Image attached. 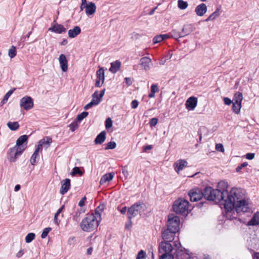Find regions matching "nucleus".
I'll use <instances>...</instances> for the list:
<instances>
[{"label": "nucleus", "mask_w": 259, "mask_h": 259, "mask_svg": "<svg viewBox=\"0 0 259 259\" xmlns=\"http://www.w3.org/2000/svg\"><path fill=\"white\" fill-rule=\"evenodd\" d=\"M114 176V174L113 172L108 173L103 175L101 178L100 184L102 185L104 183H106L107 182H109L112 180Z\"/></svg>", "instance_id": "nucleus-25"}, {"label": "nucleus", "mask_w": 259, "mask_h": 259, "mask_svg": "<svg viewBox=\"0 0 259 259\" xmlns=\"http://www.w3.org/2000/svg\"><path fill=\"white\" fill-rule=\"evenodd\" d=\"M41 140H44V145L46 146V148H48L50 146V144L52 142V138L50 137H46L45 138L42 139Z\"/></svg>", "instance_id": "nucleus-48"}, {"label": "nucleus", "mask_w": 259, "mask_h": 259, "mask_svg": "<svg viewBox=\"0 0 259 259\" xmlns=\"http://www.w3.org/2000/svg\"><path fill=\"white\" fill-rule=\"evenodd\" d=\"M71 186L70 180L69 179H65L61 181V187L60 189V193L64 195L67 192Z\"/></svg>", "instance_id": "nucleus-15"}, {"label": "nucleus", "mask_w": 259, "mask_h": 259, "mask_svg": "<svg viewBox=\"0 0 259 259\" xmlns=\"http://www.w3.org/2000/svg\"><path fill=\"white\" fill-rule=\"evenodd\" d=\"M23 152L21 148L19 149L15 146L9 149L7 153V158L10 162H14Z\"/></svg>", "instance_id": "nucleus-7"}, {"label": "nucleus", "mask_w": 259, "mask_h": 259, "mask_svg": "<svg viewBox=\"0 0 259 259\" xmlns=\"http://www.w3.org/2000/svg\"><path fill=\"white\" fill-rule=\"evenodd\" d=\"M254 153H248L246 154V158L249 160H251L254 158Z\"/></svg>", "instance_id": "nucleus-60"}, {"label": "nucleus", "mask_w": 259, "mask_h": 259, "mask_svg": "<svg viewBox=\"0 0 259 259\" xmlns=\"http://www.w3.org/2000/svg\"><path fill=\"white\" fill-rule=\"evenodd\" d=\"M49 30L60 34L63 32H65L66 29L62 25L59 24L54 21L52 27L50 28Z\"/></svg>", "instance_id": "nucleus-14"}, {"label": "nucleus", "mask_w": 259, "mask_h": 259, "mask_svg": "<svg viewBox=\"0 0 259 259\" xmlns=\"http://www.w3.org/2000/svg\"><path fill=\"white\" fill-rule=\"evenodd\" d=\"M215 149L220 152H223L224 151V148L222 144H217L215 145Z\"/></svg>", "instance_id": "nucleus-55"}, {"label": "nucleus", "mask_w": 259, "mask_h": 259, "mask_svg": "<svg viewBox=\"0 0 259 259\" xmlns=\"http://www.w3.org/2000/svg\"><path fill=\"white\" fill-rule=\"evenodd\" d=\"M39 157V153H38L36 151H34L33 154L32 155V156L30 158V161L31 164L32 165H34L37 161L36 159H38Z\"/></svg>", "instance_id": "nucleus-37"}, {"label": "nucleus", "mask_w": 259, "mask_h": 259, "mask_svg": "<svg viewBox=\"0 0 259 259\" xmlns=\"http://www.w3.org/2000/svg\"><path fill=\"white\" fill-rule=\"evenodd\" d=\"M197 104V98L194 97L189 98L185 103L186 108L189 110H193Z\"/></svg>", "instance_id": "nucleus-13"}, {"label": "nucleus", "mask_w": 259, "mask_h": 259, "mask_svg": "<svg viewBox=\"0 0 259 259\" xmlns=\"http://www.w3.org/2000/svg\"><path fill=\"white\" fill-rule=\"evenodd\" d=\"M33 100L29 96H25L21 99L20 101V106L21 108L26 111L30 110L33 107Z\"/></svg>", "instance_id": "nucleus-8"}, {"label": "nucleus", "mask_w": 259, "mask_h": 259, "mask_svg": "<svg viewBox=\"0 0 259 259\" xmlns=\"http://www.w3.org/2000/svg\"><path fill=\"white\" fill-rule=\"evenodd\" d=\"M81 32V29L79 26H75L73 29L68 30V36L70 38H74Z\"/></svg>", "instance_id": "nucleus-23"}, {"label": "nucleus", "mask_w": 259, "mask_h": 259, "mask_svg": "<svg viewBox=\"0 0 259 259\" xmlns=\"http://www.w3.org/2000/svg\"><path fill=\"white\" fill-rule=\"evenodd\" d=\"M259 225V212L255 213L252 218L247 223V226H256Z\"/></svg>", "instance_id": "nucleus-26"}, {"label": "nucleus", "mask_w": 259, "mask_h": 259, "mask_svg": "<svg viewBox=\"0 0 259 259\" xmlns=\"http://www.w3.org/2000/svg\"><path fill=\"white\" fill-rule=\"evenodd\" d=\"M180 220L179 217L174 214H169L168 216L167 227L168 229L177 232L179 229Z\"/></svg>", "instance_id": "nucleus-6"}, {"label": "nucleus", "mask_w": 259, "mask_h": 259, "mask_svg": "<svg viewBox=\"0 0 259 259\" xmlns=\"http://www.w3.org/2000/svg\"><path fill=\"white\" fill-rule=\"evenodd\" d=\"M207 11V7L204 3L198 5L195 10L196 14L199 16H203Z\"/></svg>", "instance_id": "nucleus-20"}, {"label": "nucleus", "mask_w": 259, "mask_h": 259, "mask_svg": "<svg viewBox=\"0 0 259 259\" xmlns=\"http://www.w3.org/2000/svg\"><path fill=\"white\" fill-rule=\"evenodd\" d=\"M116 147V144L114 141H111L107 143V146L105 148L106 150L108 149H113L115 148Z\"/></svg>", "instance_id": "nucleus-50"}, {"label": "nucleus", "mask_w": 259, "mask_h": 259, "mask_svg": "<svg viewBox=\"0 0 259 259\" xmlns=\"http://www.w3.org/2000/svg\"><path fill=\"white\" fill-rule=\"evenodd\" d=\"M106 131H104L101 132L95 139L96 144H102L106 139Z\"/></svg>", "instance_id": "nucleus-24"}, {"label": "nucleus", "mask_w": 259, "mask_h": 259, "mask_svg": "<svg viewBox=\"0 0 259 259\" xmlns=\"http://www.w3.org/2000/svg\"><path fill=\"white\" fill-rule=\"evenodd\" d=\"M97 78L102 79V83L104 82L105 79L104 70L103 68H100L96 72Z\"/></svg>", "instance_id": "nucleus-31"}, {"label": "nucleus", "mask_w": 259, "mask_h": 259, "mask_svg": "<svg viewBox=\"0 0 259 259\" xmlns=\"http://www.w3.org/2000/svg\"><path fill=\"white\" fill-rule=\"evenodd\" d=\"M99 104V101H95L94 100H92L91 101L87 104L84 107V109L85 110H88L91 107H92L93 106H96Z\"/></svg>", "instance_id": "nucleus-40"}, {"label": "nucleus", "mask_w": 259, "mask_h": 259, "mask_svg": "<svg viewBox=\"0 0 259 259\" xmlns=\"http://www.w3.org/2000/svg\"><path fill=\"white\" fill-rule=\"evenodd\" d=\"M77 174L79 175V176H81L83 174V172L81 171L79 167H74L72 169L71 175L72 176H75Z\"/></svg>", "instance_id": "nucleus-45"}, {"label": "nucleus", "mask_w": 259, "mask_h": 259, "mask_svg": "<svg viewBox=\"0 0 259 259\" xmlns=\"http://www.w3.org/2000/svg\"><path fill=\"white\" fill-rule=\"evenodd\" d=\"M157 119L156 118H153L150 121V125L151 126H154L156 125L157 123Z\"/></svg>", "instance_id": "nucleus-58"}, {"label": "nucleus", "mask_w": 259, "mask_h": 259, "mask_svg": "<svg viewBox=\"0 0 259 259\" xmlns=\"http://www.w3.org/2000/svg\"><path fill=\"white\" fill-rule=\"evenodd\" d=\"M159 259H174V255L171 253L162 254L161 255H159Z\"/></svg>", "instance_id": "nucleus-47"}, {"label": "nucleus", "mask_w": 259, "mask_h": 259, "mask_svg": "<svg viewBox=\"0 0 259 259\" xmlns=\"http://www.w3.org/2000/svg\"><path fill=\"white\" fill-rule=\"evenodd\" d=\"M146 205L142 202H137L128 208L127 210V218L129 220L136 217L138 214H141L142 211L145 210Z\"/></svg>", "instance_id": "nucleus-5"}, {"label": "nucleus", "mask_w": 259, "mask_h": 259, "mask_svg": "<svg viewBox=\"0 0 259 259\" xmlns=\"http://www.w3.org/2000/svg\"><path fill=\"white\" fill-rule=\"evenodd\" d=\"M112 126V121L110 118H108L105 121V127L107 129Z\"/></svg>", "instance_id": "nucleus-54"}, {"label": "nucleus", "mask_w": 259, "mask_h": 259, "mask_svg": "<svg viewBox=\"0 0 259 259\" xmlns=\"http://www.w3.org/2000/svg\"><path fill=\"white\" fill-rule=\"evenodd\" d=\"M158 91V88L156 84H153L151 87V92L148 95V97L150 98H152L154 97L155 93Z\"/></svg>", "instance_id": "nucleus-33"}, {"label": "nucleus", "mask_w": 259, "mask_h": 259, "mask_svg": "<svg viewBox=\"0 0 259 259\" xmlns=\"http://www.w3.org/2000/svg\"><path fill=\"white\" fill-rule=\"evenodd\" d=\"M124 80L128 86L131 85L132 84V80L130 77H125Z\"/></svg>", "instance_id": "nucleus-62"}, {"label": "nucleus", "mask_w": 259, "mask_h": 259, "mask_svg": "<svg viewBox=\"0 0 259 259\" xmlns=\"http://www.w3.org/2000/svg\"><path fill=\"white\" fill-rule=\"evenodd\" d=\"M59 62L60 67L63 72L68 70V61L65 55L61 54L59 57Z\"/></svg>", "instance_id": "nucleus-17"}, {"label": "nucleus", "mask_w": 259, "mask_h": 259, "mask_svg": "<svg viewBox=\"0 0 259 259\" xmlns=\"http://www.w3.org/2000/svg\"><path fill=\"white\" fill-rule=\"evenodd\" d=\"M220 9L217 8L206 20L205 21L213 20L220 15Z\"/></svg>", "instance_id": "nucleus-30"}, {"label": "nucleus", "mask_w": 259, "mask_h": 259, "mask_svg": "<svg viewBox=\"0 0 259 259\" xmlns=\"http://www.w3.org/2000/svg\"><path fill=\"white\" fill-rule=\"evenodd\" d=\"M139 105V102L137 100H133L131 103V106L133 109H136L137 108Z\"/></svg>", "instance_id": "nucleus-59"}, {"label": "nucleus", "mask_w": 259, "mask_h": 259, "mask_svg": "<svg viewBox=\"0 0 259 259\" xmlns=\"http://www.w3.org/2000/svg\"><path fill=\"white\" fill-rule=\"evenodd\" d=\"M193 31V26L192 24H186L184 25L181 34L183 37L187 36L190 34Z\"/></svg>", "instance_id": "nucleus-21"}, {"label": "nucleus", "mask_w": 259, "mask_h": 259, "mask_svg": "<svg viewBox=\"0 0 259 259\" xmlns=\"http://www.w3.org/2000/svg\"><path fill=\"white\" fill-rule=\"evenodd\" d=\"M9 56L11 58H13L16 56V51L15 47L12 46L9 50Z\"/></svg>", "instance_id": "nucleus-46"}, {"label": "nucleus", "mask_w": 259, "mask_h": 259, "mask_svg": "<svg viewBox=\"0 0 259 259\" xmlns=\"http://www.w3.org/2000/svg\"><path fill=\"white\" fill-rule=\"evenodd\" d=\"M51 230V228H50V227H48V228H46L45 229H44L42 233H41V237L42 238H46V237L47 236L48 233H49V232Z\"/></svg>", "instance_id": "nucleus-52"}, {"label": "nucleus", "mask_w": 259, "mask_h": 259, "mask_svg": "<svg viewBox=\"0 0 259 259\" xmlns=\"http://www.w3.org/2000/svg\"><path fill=\"white\" fill-rule=\"evenodd\" d=\"M151 62V60L149 57H144L140 59V65L146 71L150 69Z\"/></svg>", "instance_id": "nucleus-19"}, {"label": "nucleus", "mask_w": 259, "mask_h": 259, "mask_svg": "<svg viewBox=\"0 0 259 259\" xmlns=\"http://www.w3.org/2000/svg\"><path fill=\"white\" fill-rule=\"evenodd\" d=\"M132 223L131 220H129V221L125 224V229H130V228L132 226Z\"/></svg>", "instance_id": "nucleus-63"}, {"label": "nucleus", "mask_w": 259, "mask_h": 259, "mask_svg": "<svg viewBox=\"0 0 259 259\" xmlns=\"http://www.w3.org/2000/svg\"><path fill=\"white\" fill-rule=\"evenodd\" d=\"M247 165H248V163L246 162L242 163V164H241L240 165H239V166L237 167V168L236 169V171L237 172L240 171L241 169L243 167H244L246 166Z\"/></svg>", "instance_id": "nucleus-56"}, {"label": "nucleus", "mask_w": 259, "mask_h": 259, "mask_svg": "<svg viewBox=\"0 0 259 259\" xmlns=\"http://www.w3.org/2000/svg\"><path fill=\"white\" fill-rule=\"evenodd\" d=\"M78 122L76 120L72 122L71 124H69V126L70 127V130L72 132H74L75 131L79 126V124L78 123Z\"/></svg>", "instance_id": "nucleus-44"}, {"label": "nucleus", "mask_w": 259, "mask_h": 259, "mask_svg": "<svg viewBox=\"0 0 259 259\" xmlns=\"http://www.w3.org/2000/svg\"><path fill=\"white\" fill-rule=\"evenodd\" d=\"M102 79H96V82H95V86L96 87H101L102 85Z\"/></svg>", "instance_id": "nucleus-61"}, {"label": "nucleus", "mask_w": 259, "mask_h": 259, "mask_svg": "<svg viewBox=\"0 0 259 259\" xmlns=\"http://www.w3.org/2000/svg\"><path fill=\"white\" fill-rule=\"evenodd\" d=\"M188 195L191 201L196 202L203 197V192L199 189H194L189 191Z\"/></svg>", "instance_id": "nucleus-10"}, {"label": "nucleus", "mask_w": 259, "mask_h": 259, "mask_svg": "<svg viewBox=\"0 0 259 259\" xmlns=\"http://www.w3.org/2000/svg\"><path fill=\"white\" fill-rule=\"evenodd\" d=\"M99 104V101H95L94 100H92L91 101L87 104L84 107V109L85 110H88L91 107H92L93 106H96Z\"/></svg>", "instance_id": "nucleus-41"}, {"label": "nucleus", "mask_w": 259, "mask_h": 259, "mask_svg": "<svg viewBox=\"0 0 259 259\" xmlns=\"http://www.w3.org/2000/svg\"><path fill=\"white\" fill-rule=\"evenodd\" d=\"M101 220L93 213L88 215L80 224V228L85 232H91L97 229Z\"/></svg>", "instance_id": "nucleus-2"}, {"label": "nucleus", "mask_w": 259, "mask_h": 259, "mask_svg": "<svg viewBox=\"0 0 259 259\" xmlns=\"http://www.w3.org/2000/svg\"><path fill=\"white\" fill-rule=\"evenodd\" d=\"M177 232L172 231L170 230L166 229L164 230L162 233V237L163 241L169 243L171 242L175 238V234Z\"/></svg>", "instance_id": "nucleus-11"}, {"label": "nucleus", "mask_w": 259, "mask_h": 259, "mask_svg": "<svg viewBox=\"0 0 259 259\" xmlns=\"http://www.w3.org/2000/svg\"><path fill=\"white\" fill-rule=\"evenodd\" d=\"M35 235L33 233H28L25 237V242L26 243L31 242L35 238Z\"/></svg>", "instance_id": "nucleus-43"}, {"label": "nucleus", "mask_w": 259, "mask_h": 259, "mask_svg": "<svg viewBox=\"0 0 259 259\" xmlns=\"http://www.w3.org/2000/svg\"><path fill=\"white\" fill-rule=\"evenodd\" d=\"M188 162L183 159H180L177 161L174 165L175 171L179 173L184 167L187 166Z\"/></svg>", "instance_id": "nucleus-16"}, {"label": "nucleus", "mask_w": 259, "mask_h": 259, "mask_svg": "<svg viewBox=\"0 0 259 259\" xmlns=\"http://www.w3.org/2000/svg\"><path fill=\"white\" fill-rule=\"evenodd\" d=\"M241 108V104L236 103L233 102L232 110L235 113H236V114L239 113L240 111Z\"/></svg>", "instance_id": "nucleus-36"}, {"label": "nucleus", "mask_w": 259, "mask_h": 259, "mask_svg": "<svg viewBox=\"0 0 259 259\" xmlns=\"http://www.w3.org/2000/svg\"><path fill=\"white\" fill-rule=\"evenodd\" d=\"M16 90L15 88H14L13 90H10L7 94L5 95L3 99L1 101V104L2 105L5 104L8 101L9 97L11 96V95L13 93L14 91Z\"/></svg>", "instance_id": "nucleus-35"}, {"label": "nucleus", "mask_w": 259, "mask_h": 259, "mask_svg": "<svg viewBox=\"0 0 259 259\" xmlns=\"http://www.w3.org/2000/svg\"><path fill=\"white\" fill-rule=\"evenodd\" d=\"M170 37L175 38L176 40L178 39L179 38L183 37L181 32H180L175 29L172 30L170 32Z\"/></svg>", "instance_id": "nucleus-34"}, {"label": "nucleus", "mask_w": 259, "mask_h": 259, "mask_svg": "<svg viewBox=\"0 0 259 259\" xmlns=\"http://www.w3.org/2000/svg\"><path fill=\"white\" fill-rule=\"evenodd\" d=\"M178 5L179 8L180 9L185 10L188 7V4L187 2L184 1L183 0H178Z\"/></svg>", "instance_id": "nucleus-38"}, {"label": "nucleus", "mask_w": 259, "mask_h": 259, "mask_svg": "<svg viewBox=\"0 0 259 259\" xmlns=\"http://www.w3.org/2000/svg\"><path fill=\"white\" fill-rule=\"evenodd\" d=\"M64 205H62L57 211V212L55 213V217H54V222L55 224L58 225L59 224V223L58 222V221H57V217L58 216V215L62 212V211L63 210V209H64Z\"/></svg>", "instance_id": "nucleus-49"}, {"label": "nucleus", "mask_w": 259, "mask_h": 259, "mask_svg": "<svg viewBox=\"0 0 259 259\" xmlns=\"http://www.w3.org/2000/svg\"><path fill=\"white\" fill-rule=\"evenodd\" d=\"M203 197L205 199L210 201H215L216 202H225L223 198V193H221L219 190L213 189L210 187H206L203 190Z\"/></svg>", "instance_id": "nucleus-3"}, {"label": "nucleus", "mask_w": 259, "mask_h": 259, "mask_svg": "<svg viewBox=\"0 0 259 259\" xmlns=\"http://www.w3.org/2000/svg\"><path fill=\"white\" fill-rule=\"evenodd\" d=\"M96 6L95 3L90 2L85 5V12L87 16L93 15L96 11Z\"/></svg>", "instance_id": "nucleus-18"}, {"label": "nucleus", "mask_w": 259, "mask_h": 259, "mask_svg": "<svg viewBox=\"0 0 259 259\" xmlns=\"http://www.w3.org/2000/svg\"><path fill=\"white\" fill-rule=\"evenodd\" d=\"M44 145V140H40L37 145L35 146V149L34 151L39 153L42 151V146Z\"/></svg>", "instance_id": "nucleus-42"}, {"label": "nucleus", "mask_w": 259, "mask_h": 259, "mask_svg": "<svg viewBox=\"0 0 259 259\" xmlns=\"http://www.w3.org/2000/svg\"><path fill=\"white\" fill-rule=\"evenodd\" d=\"M146 258V252L143 250H140L136 257V259H145Z\"/></svg>", "instance_id": "nucleus-51"}, {"label": "nucleus", "mask_w": 259, "mask_h": 259, "mask_svg": "<svg viewBox=\"0 0 259 259\" xmlns=\"http://www.w3.org/2000/svg\"><path fill=\"white\" fill-rule=\"evenodd\" d=\"M105 206L104 204H100L97 208L95 210L94 213H93L94 215L98 219L101 221V214L104 209Z\"/></svg>", "instance_id": "nucleus-28"}, {"label": "nucleus", "mask_w": 259, "mask_h": 259, "mask_svg": "<svg viewBox=\"0 0 259 259\" xmlns=\"http://www.w3.org/2000/svg\"><path fill=\"white\" fill-rule=\"evenodd\" d=\"M189 202L182 198L176 200L173 204L172 208L177 214L185 215L188 213Z\"/></svg>", "instance_id": "nucleus-4"}, {"label": "nucleus", "mask_w": 259, "mask_h": 259, "mask_svg": "<svg viewBox=\"0 0 259 259\" xmlns=\"http://www.w3.org/2000/svg\"><path fill=\"white\" fill-rule=\"evenodd\" d=\"M94 100L95 101H99V103L101 102L100 98L99 97V93L98 91H95L94 93L92 95V99Z\"/></svg>", "instance_id": "nucleus-53"}, {"label": "nucleus", "mask_w": 259, "mask_h": 259, "mask_svg": "<svg viewBox=\"0 0 259 259\" xmlns=\"http://www.w3.org/2000/svg\"><path fill=\"white\" fill-rule=\"evenodd\" d=\"M7 126L12 131H16L19 127V124L18 122H8Z\"/></svg>", "instance_id": "nucleus-32"}, {"label": "nucleus", "mask_w": 259, "mask_h": 259, "mask_svg": "<svg viewBox=\"0 0 259 259\" xmlns=\"http://www.w3.org/2000/svg\"><path fill=\"white\" fill-rule=\"evenodd\" d=\"M172 249V246L170 243L166 242L165 241H162L159 245V255L171 253Z\"/></svg>", "instance_id": "nucleus-9"}, {"label": "nucleus", "mask_w": 259, "mask_h": 259, "mask_svg": "<svg viewBox=\"0 0 259 259\" xmlns=\"http://www.w3.org/2000/svg\"><path fill=\"white\" fill-rule=\"evenodd\" d=\"M118 210L120 211V212H121V214H125V213L127 211V208L126 206H124V207H122L121 209H119L118 208Z\"/></svg>", "instance_id": "nucleus-64"}, {"label": "nucleus", "mask_w": 259, "mask_h": 259, "mask_svg": "<svg viewBox=\"0 0 259 259\" xmlns=\"http://www.w3.org/2000/svg\"><path fill=\"white\" fill-rule=\"evenodd\" d=\"M28 140V136L27 135L21 136L17 140L15 146L24 151L27 147L26 144Z\"/></svg>", "instance_id": "nucleus-12"}, {"label": "nucleus", "mask_w": 259, "mask_h": 259, "mask_svg": "<svg viewBox=\"0 0 259 259\" xmlns=\"http://www.w3.org/2000/svg\"><path fill=\"white\" fill-rule=\"evenodd\" d=\"M121 65V62L118 60L112 62L111 63V67L109 68V71L113 73H115L119 70Z\"/></svg>", "instance_id": "nucleus-22"}, {"label": "nucleus", "mask_w": 259, "mask_h": 259, "mask_svg": "<svg viewBox=\"0 0 259 259\" xmlns=\"http://www.w3.org/2000/svg\"><path fill=\"white\" fill-rule=\"evenodd\" d=\"M89 114V113L87 111H84L81 114L77 115L76 120L79 122H81L84 118H85Z\"/></svg>", "instance_id": "nucleus-39"}, {"label": "nucleus", "mask_w": 259, "mask_h": 259, "mask_svg": "<svg viewBox=\"0 0 259 259\" xmlns=\"http://www.w3.org/2000/svg\"><path fill=\"white\" fill-rule=\"evenodd\" d=\"M224 104L226 105H230L233 102L228 97H224L223 98Z\"/></svg>", "instance_id": "nucleus-57"}, {"label": "nucleus", "mask_w": 259, "mask_h": 259, "mask_svg": "<svg viewBox=\"0 0 259 259\" xmlns=\"http://www.w3.org/2000/svg\"><path fill=\"white\" fill-rule=\"evenodd\" d=\"M243 100V95L240 92H236L233 97V102L236 103H240L241 104Z\"/></svg>", "instance_id": "nucleus-29"}, {"label": "nucleus", "mask_w": 259, "mask_h": 259, "mask_svg": "<svg viewBox=\"0 0 259 259\" xmlns=\"http://www.w3.org/2000/svg\"><path fill=\"white\" fill-rule=\"evenodd\" d=\"M169 37L170 36L167 34L157 35L153 37V42L155 44Z\"/></svg>", "instance_id": "nucleus-27"}, {"label": "nucleus", "mask_w": 259, "mask_h": 259, "mask_svg": "<svg viewBox=\"0 0 259 259\" xmlns=\"http://www.w3.org/2000/svg\"><path fill=\"white\" fill-rule=\"evenodd\" d=\"M228 182L225 181L220 182L217 185V190L221 193H223L224 208L228 212L233 210V208L237 213L241 212H247L249 209L248 203L245 199L244 195L242 190L239 188H232L229 193L227 191Z\"/></svg>", "instance_id": "nucleus-1"}]
</instances>
